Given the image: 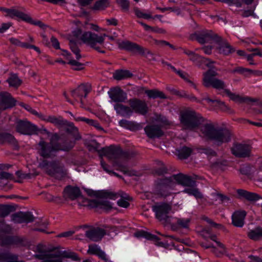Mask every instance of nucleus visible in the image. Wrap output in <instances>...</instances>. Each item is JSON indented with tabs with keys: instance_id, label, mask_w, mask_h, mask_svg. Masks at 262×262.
I'll return each instance as SVG.
<instances>
[{
	"instance_id": "nucleus-16",
	"label": "nucleus",
	"mask_w": 262,
	"mask_h": 262,
	"mask_svg": "<svg viewBox=\"0 0 262 262\" xmlns=\"http://www.w3.org/2000/svg\"><path fill=\"white\" fill-rule=\"evenodd\" d=\"M129 106L133 113L139 115H145L148 112V107L145 101L137 98L130 99L128 100Z\"/></svg>"
},
{
	"instance_id": "nucleus-63",
	"label": "nucleus",
	"mask_w": 262,
	"mask_h": 262,
	"mask_svg": "<svg viewBox=\"0 0 262 262\" xmlns=\"http://www.w3.org/2000/svg\"><path fill=\"white\" fill-rule=\"evenodd\" d=\"M11 26L10 23H3L0 26V33H3L7 30Z\"/></svg>"
},
{
	"instance_id": "nucleus-17",
	"label": "nucleus",
	"mask_w": 262,
	"mask_h": 262,
	"mask_svg": "<svg viewBox=\"0 0 262 262\" xmlns=\"http://www.w3.org/2000/svg\"><path fill=\"white\" fill-rule=\"evenodd\" d=\"M91 91V85L89 83L82 84L71 92L72 96L76 101H80L83 104V98H85Z\"/></svg>"
},
{
	"instance_id": "nucleus-21",
	"label": "nucleus",
	"mask_w": 262,
	"mask_h": 262,
	"mask_svg": "<svg viewBox=\"0 0 262 262\" xmlns=\"http://www.w3.org/2000/svg\"><path fill=\"white\" fill-rule=\"evenodd\" d=\"M172 180L177 182L178 184L187 187L195 186V181L193 180L190 177L182 174H174L171 177Z\"/></svg>"
},
{
	"instance_id": "nucleus-10",
	"label": "nucleus",
	"mask_w": 262,
	"mask_h": 262,
	"mask_svg": "<svg viewBox=\"0 0 262 262\" xmlns=\"http://www.w3.org/2000/svg\"><path fill=\"white\" fill-rule=\"evenodd\" d=\"M152 209L155 212L156 217L160 221L168 222V214L172 209L170 204L166 203L157 204L152 207Z\"/></svg>"
},
{
	"instance_id": "nucleus-56",
	"label": "nucleus",
	"mask_w": 262,
	"mask_h": 262,
	"mask_svg": "<svg viewBox=\"0 0 262 262\" xmlns=\"http://www.w3.org/2000/svg\"><path fill=\"white\" fill-rule=\"evenodd\" d=\"M68 63L73 67V69L74 70L80 71L84 69L83 64L78 62L75 60H71L69 61Z\"/></svg>"
},
{
	"instance_id": "nucleus-51",
	"label": "nucleus",
	"mask_w": 262,
	"mask_h": 262,
	"mask_svg": "<svg viewBox=\"0 0 262 262\" xmlns=\"http://www.w3.org/2000/svg\"><path fill=\"white\" fill-rule=\"evenodd\" d=\"M69 46L72 51L75 54L76 58L79 60L81 57V56L80 54V50L77 44L74 41L71 40L69 43Z\"/></svg>"
},
{
	"instance_id": "nucleus-48",
	"label": "nucleus",
	"mask_w": 262,
	"mask_h": 262,
	"mask_svg": "<svg viewBox=\"0 0 262 262\" xmlns=\"http://www.w3.org/2000/svg\"><path fill=\"white\" fill-rule=\"evenodd\" d=\"M110 2L108 0H98L96 2L94 6V10H103L108 7Z\"/></svg>"
},
{
	"instance_id": "nucleus-4",
	"label": "nucleus",
	"mask_w": 262,
	"mask_h": 262,
	"mask_svg": "<svg viewBox=\"0 0 262 262\" xmlns=\"http://www.w3.org/2000/svg\"><path fill=\"white\" fill-rule=\"evenodd\" d=\"M73 34L75 37L80 38L83 42L97 51L102 53H105L103 45L104 38L102 36H98L97 34L89 31L82 34L81 30L78 28L73 32Z\"/></svg>"
},
{
	"instance_id": "nucleus-55",
	"label": "nucleus",
	"mask_w": 262,
	"mask_h": 262,
	"mask_svg": "<svg viewBox=\"0 0 262 262\" xmlns=\"http://www.w3.org/2000/svg\"><path fill=\"white\" fill-rule=\"evenodd\" d=\"M117 4L124 11H128L130 3L128 0H116Z\"/></svg>"
},
{
	"instance_id": "nucleus-33",
	"label": "nucleus",
	"mask_w": 262,
	"mask_h": 262,
	"mask_svg": "<svg viewBox=\"0 0 262 262\" xmlns=\"http://www.w3.org/2000/svg\"><path fill=\"white\" fill-rule=\"evenodd\" d=\"M193 150L191 148L184 146L176 149V154L181 160L187 159L192 154Z\"/></svg>"
},
{
	"instance_id": "nucleus-52",
	"label": "nucleus",
	"mask_w": 262,
	"mask_h": 262,
	"mask_svg": "<svg viewBox=\"0 0 262 262\" xmlns=\"http://www.w3.org/2000/svg\"><path fill=\"white\" fill-rule=\"evenodd\" d=\"M134 12L136 16L138 18L149 19L152 17L150 14L144 13L139 8L137 7H135L134 8Z\"/></svg>"
},
{
	"instance_id": "nucleus-50",
	"label": "nucleus",
	"mask_w": 262,
	"mask_h": 262,
	"mask_svg": "<svg viewBox=\"0 0 262 262\" xmlns=\"http://www.w3.org/2000/svg\"><path fill=\"white\" fill-rule=\"evenodd\" d=\"M11 231L12 227L10 225L7 224L4 221H0V233L9 234Z\"/></svg>"
},
{
	"instance_id": "nucleus-11",
	"label": "nucleus",
	"mask_w": 262,
	"mask_h": 262,
	"mask_svg": "<svg viewBox=\"0 0 262 262\" xmlns=\"http://www.w3.org/2000/svg\"><path fill=\"white\" fill-rule=\"evenodd\" d=\"M219 35L211 30H203L201 32H195L191 35L192 39H195L200 43L204 44L210 41H213L214 43Z\"/></svg>"
},
{
	"instance_id": "nucleus-6",
	"label": "nucleus",
	"mask_w": 262,
	"mask_h": 262,
	"mask_svg": "<svg viewBox=\"0 0 262 262\" xmlns=\"http://www.w3.org/2000/svg\"><path fill=\"white\" fill-rule=\"evenodd\" d=\"M204 118L194 111H187L181 114L180 121L184 128L192 130L204 122Z\"/></svg>"
},
{
	"instance_id": "nucleus-37",
	"label": "nucleus",
	"mask_w": 262,
	"mask_h": 262,
	"mask_svg": "<svg viewBox=\"0 0 262 262\" xmlns=\"http://www.w3.org/2000/svg\"><path fill=\"white\" fill-rule=\"evenodd\" d=\"M230 72L232 74L238 73L239 74L244 75L245 76H248L249 75L252 74H258V73H259L260 72L257 71H253L249 69L245 68L242 67H237L231 70Z\"/></svg>"
},
{
	"instance_id": "nucleus-20",
	"label": "nucleus",
	"mask_w": 262,
	"mask_h": 262,
	"mask_svg": "<svg viewBox=\"0 0 262 262\" xmlns=\"http://www.w3.org/2000/svg\"><path fill=\"white\" fill-rule=\"evenodd\" d=\"M106 234V232L103 229L97 227L94 228L85 232V236L90 240L94 242H98L101 240Z\"/></svg>"
},
{
	"instance_id": "nucleus-54",
	"label": "nucleus",
	"mask_w": 262,
	"mask_h": 262,
	"mask_svg": "<svg viewBox=\"0 0 262 262\" xmlns=\"http://www.w3.org/2000/svg\"><path fill=\"white\" fill-rule=\"evenodd\" d=\"M155 43L160 47H163L164 46H168L170 49L172 50H175L177 49L178 48L172 45V44H170L169 42L164 40H157V39H154Z\"/></svg>"
},
{
	"instance_id": "nucleus-26",
	"label": "nucleus",
	"mask_w": 262,
	"mask_h": 262,
	"mask_svg": "<svg viewBox=\"0 0 262 262\" xmlns=\"http://www.w3.org/2000/svg\"><path fill=\"white\" fill-rule=\"evenodd\" d=\"M89 206L93 208H99L106 211L112 209V204L106 200H92L89 201Z\"/></svg>"
},
{
	"instance_id": "nucleus-49",
	"label": "nucleus",
	"mask_w": 262,
	"mask_h": 262,
	"mask_svg": "<svg viewBox=\"0 0 262 262\" xmlns=\"http://www.w3.org/2000/svg\"><path fill=\"white\" fill-rule=\"evenodd\" d=\"M176 225L181 228H187L189 226L190 219L189 218H176Z\"/></svg>"
},
{
	"instance_id": "nucleus-13",
	"label": "nucleus",
	"mask_w": 262,
	"mask_h": 262,
	"mask_svg": "<svg viewBox=\"0 0 262 262\" xmlns=\"http://www.w3.org/2000/svg\"><path fill=\"white\" fill-rule=\"evenodd\" d=\"M101 196L103 198H109L115 200L118 197L121 199L118 201V205L121 207L127 208L129 206V203L126 201L129 200L130 197L123 191H119L118 193H113L107 191H103L101 192Z\"/></svg>"
},
{
	"instance_id": "nucleus-27",
	"label": "nucleus",
	"mask_w": 262,
	"mask_h": 262,
	"mask_svg": "<svg viewBox=\"0 0 262 262\" xmlns=\"http://www.w3.org/2000/svg\"><path fill=\"white\" fill-rule=\"evenodd\" d=\"M246 215L245 211H235L232 215V223L237 227H242L244 225V220Z\"/></svg>"
},
{
	"instance_id": "nucleus-57",
	"label": "nucleus",
	"mask_w": 262,
	"mask_h": 262,
	"mask_svg": "<svg viewBox=\"0 0 262 262\" xmlns=\"http://www.w3.org/2000/svg\"><path fill=\"white\" fill-rule=\"evenodd\" d=\"M176 73L182 78L184 79V80H187L188 82H189L191 84V85L193 86V88L194 89H196L195 84L193 82H192L190 80H187V78L188 77V75L186 73L179 70L177 71Z\"/></svg>"
},
{
	"instance_id": "nucleus-5",
	"label": "nucleus",
	"mask_w": 262,
	"mask_h": 262,
	"mask_svg": "<svg viewBox=\"0 0 262 262\" xmlns=\"http://www.w3.org/2000/svg\"><path fill=\"white\" fill-rule=\"evenodd\" d=\"M38 167L48 175L57 180L62 179L68 173L64 165L57 160L49 161L42 160L39 163Z\"/></svg>"
},
{
	"instance_id": "nucleus-29",
	"label": "nucleus",
	"mask_w": 262,
	"mask_h": 262,
	"mask_svg": "<svg viewBox=\"0 0 262 262\" xmlns=\"http://www.w3.org/2000/svg\"><path fill=\"white\" fill-rule=\"evenodd\" d=\"M0 262H24L23 260H18L17 255L5 250H0Z\"/></svg>"
},
{
	"instance_id": "nucleus-62",
	"label": "nucleus",
	"mask_w": 262,
	"mask_h": 262,
	"mask_svg": "<svg viewBox=\"0 0 262 262\" xmlns=\"http://www.w3.org/2000/svg\"><path fill=\"white\" fill-rule=\"evenodd\" d=\"M239 171L242 174L249 175L250 174V167L248 166H245L241 167Z\"/></svg>"
},
{
	"instance_id": "nucleus-25",
	"label": "nucleus",
	"mask_w": 262,
	"mask_h": 262,
	"mask_svg": "<svg viewBox=\"0 0 262 262\" xmlns=\"http://www.w3.org/2000/svg\"><path fill=\"white\" fill-rule=\"evenodd\" d=\"M238 198L240 199H245L250 202H254L260 199V196L257 193L248 191L244 189H238L236 190Z\"/></svg>"
},
{
	"instance_id": "nucleus-30",
	"label": "nucleus",
	"mask_w": 262,
	"mask_h": 262,
	"mask_svg": "<svg viewBox=\"0 0 262 262\" xmlns=\"http://www.w3.org/2000/svg\"><path fill=\"white\" fill-rule=\"evenodd\" d=\"M114 107L116 113L122 116H130L133 114L130 106H127L121 103H116Z\"/></svg>"
},
{
	"instance_id": "nucleus-39",
	"label": "nucleus",
	"mask_w": 262,
	"mask_h": 262,
	"mask_svg": "<svg viewBox=\"0 0 262 262\" xmlns=\"http://www.w3.org/2000/svg\"><path fill=\"white\" fill-rule=\"evenodd\" d=\"M248 236L252 240L258 241L262 239V228L257 227L248 233Z\"/></svg>"
},
{
	"instance_id": "nucleus-22",
	"label": "nucleus",
	"mask_w": 262,
	"mask_h": 262,
	"mask_svg": "<svg viewBox=\"0 0 262 262\" xmlns=\"http://www.w3.org/2000/svg\"><path fill=\"white\" fill-rule=\"evenodd\" d=\"M87 253L90 255H97L99 258L104 261V262H111L107 258L105 253L101 249L100 247L98 245L95 244L89 245Z\"/></svg>"
},
{
	"instance_id": "nucleus-35",
	"label": "nucleus",
	"mask_w": 262,
	"mask_h": 262,
	"mask_svg": "<svg viewBox=\"0 0 262 262\" xmlns=\"http://www.w3.org/2000/svg\"><path fill=\"white\" fill-rule=\"evenodd\" d=\"M44 120L48 122L53 124L58 128H61L66 123V120L63 119L61 116L56 117L55 116H47Z\"/></svg>"
},
{
	"instance_id": "nucleus-59",
	"label": "nucleus",
	"mask_w": 262,
	"mask_h": 262,
	"mask_svg": "<svg viewBox=\"0 0 262 262\" xmlns=\"http://www.w3.org/2000/svg\"><path fill=\"white\" fill-rule=\"evenodd\" d=\"M100 164L103 170H105L106 172H107L108 173H112L113 174L117 177H119L118 174L110 170L109 169V166L107 164H106L102 160L101 161Z\"/></svg>"
},
{
	"instance_id": "nucleus-9",
	"label": "nucleus",
	"mask_w": 262,
	"mask_h": 262,
	"mask_svg": "<svg viewBox=\"0 0 262 262\" xmlns=\"http://www.w3.org/2000/svg\"><path fill=\"white\" fill-rule=\"evenodd\" d=\"M16 131L25 135L36 134L38 131L37 126L27 120H18L15 122Z\"/></svg>"
},
{
	"instance_id": "nucleus-46",
	"label": "nucleus",
	"mask_w": 262,
	"mask_h": 262,
	"mask_svg": "<svg viewBox=\"0 0 262 262\" xmlns=\"http://www.w3.org/2000/svg\"><path fill=\"white\" fill-rule=\"evenodd\" d=\"M217 246L220 248V250L217 249L214 246L212 248L211 251L216 256L220 257L226 253V248L225 245L221 242H218Z\"/></svg>"
},
{
	"instance_id": "nucleus-43",
	"label": "nucleus",
	"mask_w": 262,
	"mask_h": 262,
	"mask_svg": "<svg viewBox=\"0 0 262 262\" xmlns=\"http://www.w3.org/2000/svg\"><path fill=\"white\" fill-rule=\"evenodd\" d=\"M12 179L13 176L12 174L0 170V187L2 189L5 188L8 180Z\"/></svg>"
},
{
	"instance_id": "nucleus-38",
	"label": "nucleus",
	"mask_w": 262,
	"mask_h": 262,
	"mask_svg": "<svg viewBox=\"0 0 262 262\" xmlns=\"http://www.w3.org/2000/svg\"><path fill=\"white\" fill-rule=\"evenodd\" d=\"M0 143H9L15 145L16 143V141L14 136L11 134L7 133H0Z\"/></svg>"
},
{
	"instance_id": "nucleus-14",
	"label": "nucleus",
	"mask_w": 262,
	"mask_h": 262,
	"mask_svg": "<svg viewBox=\"0 0 262 262\" xmlns=\"http://www.w3.org/2000/svg\"><path fill=\"white\" fill-rule=\"evenodd\" d=\"M215 43L216 44L215 49L221 54L228 56L235 51V49L230 45L227 40L221 36H219Z\"/></svg>"
},
{
	"instance_id": "nucleus-53",
	"label": "nucleus",
	"mask_w": 262,
	"mask_h": 262,
	"mask_svg": "<svg viewBox=\"0 0 262 262\" xmlns=\"http://www.w3.org/2000/svg\"><path fill=\"white\" fill-rule=\"evenodd\" d=\"M27 242L25 238L17 236H13V245L25 246Z\"/></svg>"
},
{
	"instance_id": "nucleus-36",
	"label": "nucleus",
	"mask_w": 262,
	"mask_h": 262,
	"mask_svg": "<svg viewBox=\"0 0 262 262\" xmlns=\"http://www.w3.org/2000/svg\"><path fill=\"white\" fill-rule=\"evenodd\" d=\"M208 103L214 108V109H221L223 111H225L228 109L227 106L225 104L224 102H223L218 99H212L208 97L204 98Z\"/></svg>"
},
{
	"instance_id": "nucleus-31",
	"label": "nucleus",
	"mask_w": 262,
	"mask_h": 262,
	"mask_svg": "<svg viewBox=\"0 0 262 262\" xmlns=\"http://www.w3.org/2000/svg\"><path fill=\"white\" fill-rule=\"evenodd\" d=\"M135 236L137 237H144L148 240L154 241L159 246L163 245V243L159 242L160 238L155 235L152 234L144 230H140L135 233Z\"/></svg>"
},
{
	"instance_id": "nucleus-58",
	"label": "nucleus",
	"mask_w": 262,
	"mask_h": 262,
	"mask_svg": "<svg viewBox=\"0 0 262 262\" xmlns=\"http://www.w3.org/2000/svg\"><path fill=\"white\" fill-rule=\"evenodd\" d=\"M217 2H221L227 3L229 5H235L237 7H241L242 3L239 0H215Z\"/></svg>"
},
{
	"instance_id": "nucleus-42",
	"label": "nucleus",
	"mask_w": 262,
	"mask_h": 262,
	"mask_svg": "<svg viewBox=\"0 0 262 262\" xmlns=\"http://www.w3.org/2000/svg\"><path fill=\"white\" fill-rule=\"evenodd\" d=\"M146 94L148 96V97L150 98H161V99H165L166 97L165 95L161 91H160L157 89L149 90H146L145 91Z\"/></svg>"
},
{
	"instance_id": "nucleus-3",
	"label": "nucleus",
	"mask_w": 262,
	"mask_h": 262,
	"mask_svg": "<svg viewBox=\"0 0 262 262\" xmlns=\"http://www.w3.org/2000/svg\"><path fill=\"white\" fill-rule=\"evenodd\" d=\"M200 135L207 140L212 141L217 145L231 140V133L227 129L216 127L212 123H206L200 128Z\"/></svg>"
},
{
	"instance_id": "nucleus-45",
	"label": "nucleus",
	"mask_w": 262,
	"mask_h": 262,
	"mask_svg": "<svg viewBox=\"0 0 262 262\" xmlns=\"http://www.w3.org/2000/svg\"><path fill=\"white\" fill-rule=\"evenodd\" d=\"M183 191L189 195H193L196 199H202L203 197V194L195 186L188 187V188H185Z\"/></svg>"
},
{
	"instance_id": "nucleus-7",
	"label": "nucleus",
	"mask_w": 262,
	"mask_h": 262,
	"mask_svg": "<svg viewBox=\"0 0 262 262\" xmlns=\"http://www.w3.org/2000/svg\"><path fill=\"white\" fill-rule=\"evenodd\" d=\"M175 185L176 183L171 177L158 178L155 182L154 193L160 197L169 196L170 194L169 189Z\"/></svg>"
},
{
	"instance_id": "nucleus-24",
	"label": "nucleus",
	"mask_w": 262,
	"mask_h": 262,
	"mask_svg": "<svg viewBox=\"0 0 262 262\" xmlns=\"http://www.w3.org/2000/svg\"><path fill=\"white\" fill-rule=\"evenodd\" d=\"M109 95L111 99L117 103L125 102L127 98L126 93L119 88L112 89Z\"/></svg>"
},
{
	"instance_id": "nucleus-44",
	"label": "nucleus",
	"mask_w": 262,
	"mask_h": 262,
	"mask_svg": "<svg viewBox=\"0 0 262 262\" xmlns=\"http://www.w3.org/2000/svg\"><path fill=\"white\" fill-rule=\"evenodd\" d=\"M15 208L9 205H0V217H5L14 211Z\"/></svg>"
},
{
	"instance_id": "nucleus-23",
	"label": "nucleus",
	"mask_w": 262,
	"mask_h": 262,
	"mask_svg": "<svg viewBox=\"0 0 262 262\" xmlns=\"http://www.w3.org/2000/svg\"><path fill=\"white\" fill-rule=\"evenodd\" d=\"M2 10L6 13L7 16L12 18H17L26 22L30 20V16L28 14L18 10L7 8H3Z\"/></svg>"
},
{
	"instance_id": "nucleus-60",
	"label": "nucleus",
	"mask_w": 262,
	"mask_h": 262,
	"mask_svg": "<svg viewBox=\"0 0 262 262\" xmlns=\"http://www.w3.org/2000/svg\"><path fill=\"white\" fill-rule=\"evenodd\" d=\"M167 172V169L164 166L156 169L155 171V174L158 176H163Z\"/></svg>"
},
{
	"instance_id": "nucleus-12",
	"label": "nucleus",
	"mask_w": 262,
	"mask_h": 262,
	"mask_svg": "<svg viewBox=\"0 0 262 262\" xmlns=\"http://www.w3.org/2000/svg\"><path fill=\"white\" fill-rule=\"evenodd\" d=\"M102 152L110 160L113 161L117 166L121 167L117 162V160L121 159L123 156V151L120 147L111 145L102 148Z\"/></svg>"
},
{
	"instance_id": "nucleus-40",
	"label": "nucleus",
	"mask_w": 262,
	"mask_h": 262,
	"mask_svg": "<svg viewBox=\"0 0 262 262\" xmlns=\"http://www.w3.org/2000/svg\"><path fill=\"white\" fill-rule=\"evenodd\" d=\"M74 120L76 121H82L86 124L95 127L99 130H102V127L100 125L99 123L96 120L88 119L82 117H75Z\"/></svg>"
},
{
	"instance_id": "nucleus-15",
	"label": "nucleus",
	"mask_w": 262,
	"mask_h": 262,
	"mask_svg": "<svg viewBox=\"0 0 262 262\" xmlns=\"http://www.w3.org/2000/svg\"><path fill=\"white\" fill-rule=\"evenodd\" d=\"M251 146L247 144L235 143L231 148L232 154L238 158H247L251 155Z\"/></svg>"
},
{
	"instance_id": "nucleus-8",
	"label": "nucleus",
	"mask_w": 262,
	"mask_h": 262,
	"mask_svg": "<svg viewBox=\"0 0 262 262\" xmlns=\"http://www.w3.org/2000/svg\"><path fill=\"white\" fill-rule=\"evenodd\" d=\"M120 49L127 51L134 54H138L141 56H146L147 54H151L149 50L144 48L137 43L128 40H124L120 42L118 45Z\"/></svg>"
},
{
	"instance_id": "nucleus-2",
	"label": "nucleus",
	"mask_w": 262,
	"mask_h": 262,
	"mask_svg": "<svg viewBox=\"0 0 262 262\" xmlns=\"http://www.w3.org/2000/svg\"><path fill=\"white\" fill-rule=\"evenodd\" d=\"M217 73L215 71L210 69L203 74V84L206 88L212 87L216 90H223L224 92L231 100L236 102L242 103L246 101L255 102L256 100L250 97H242L238 94L232 93L230 90L226 89L225 82L221 79L215 78Z\"/></svg>"
},
{
	"instance_id": "nucleus-28",
	"label": "nucleus",
	"mask_w": 262,
	"mask_h": 262,
	"mask_svg": "<svg viewBox=\"0 0 262 262\" xmlns=\"http://www.w3.org/2000/svg\"><path fill=\"white\" fill-rule=\"evenodd\" d=\"M0 103L4 108L12 107L15 105V100L11 97L10 94L7 92L0 93Z\"/></svg>"
},
{
	"instance_id": "nucleus-18",
	"label": "nucleus",
	"mask_w": 262,
	"mask_h": 262,
	"mask_svg": "<svg viewBox=\"0 0 262 262\" xmlns=\"http://www.w3.org/2000/svg\"><path fill=\"white\" fill-rule=\"evenodd\" d=\"M11 220L16 223H29L34 221V217L30 212H18L11 216Z\"/></svg>"
},
{
	"instance_id": "nucleus-34",
	"label": "nucleus",
	"mask_w": 262,
	"mask_h": 262,
	"mask_svg": "<svg viewBox=\"0 0 262 262\" xmlns=\"http://www.w3.org/2000/svg\"><path fill=\"white\" fill-rule=\"evenodd\" d=\"M68 196L72 200L78 198L81 195V191L79 187L68 186L64 189Z\"/></svg>"
},
{
	"instance_id": "nucleus-1",
	"label": "nucleus",
	"mask_w": 262,
	"mask_h": 262,
	"mask_svg": "<svg viewBox=\"0 0 262 262\" xmlns=\"http://www.w3.org/2000/svg\"><path fill=\"white\" fill-rule=\"evenodd\" d=\"M59 140V137L57 134L52 136L50 142L41 140L38 144V154L45 159L52 158L59 151H69L74 146V143L73 142L65 140L62 142H58Z\"/></svg>"
},
{
	"instance_id": "nucleus-32",
	"label": "nucleus",
	"mask_w": 262,
	"mask_h": 262,
	"mask_svg": "<svg viewBox=\"0 0 262 262\" xmlns=\"http://www.w3.org/2000/svg\"><path fill=\"white\" fill-rule=\"evenodd\" d=\"M62 127L65 128L67 133L71 134L75 140H79L81 138L78 128L74 125L73 122H69L66 120V123H65V124Z\"/></svg>"
},
{
	"instance_id": "nucleus-64",
	"label": "nucleus",
	"mask_w": 262,
	"mask_h": 262,
	"mask_svg": "<svg viewBox=\"0 0 262 262\" xmlns=\"http://www.w3.org/2000/svg\"><path fill=\"white\" fill-rule=\"evenodd\" d=\"M106 22L107 23V25L108 26H116L118 25V20L115 18L106 19Z\"/></svg>"
},
{
	"instance_id": "nucleus-47",
	"label": "nucleus",
	"mask_w": 262,
	"mask_h": 262,
	"mask_svg": "<svg viewBox=\"0 0 262 262\" xmlns=\"http://www.w3.org/2000/svg\"><path fill=\"white\" fill-rule=\"evenodd\" d=\"M10 86L17 88L21 83V80L18 78L16 74H12L10 77L7 80Z\"/></svg>"
},
{
	"instance_id": "nucleus-19",
	"label": "nucleus",
	"mask_w": 262,
	"mask_h": 262,
	"mask_svg": "<svg viewBox=\"0 0 262 262\" xmlns=\"http://www.w3.org/2000/svg\"><path fill=\"white\" fill-rule=\"evenodd\" d=\"M144 131L150 139L159 138L164 135L161 126L156 124L147 125L144 128Z\"/></svg>"
},
{
	"instance_id": "nucleus-61",
	"label": "nucleus",
	"mask_w": 262,
	"mask_h": 262,
	"mask_svg": "<svg viewBox=\"0 0 262 262\" xmlns=\"http://www.w3.org/2000/svg\"><path fill=\"white\" fill-rule=\"evenodd\" d=\"M13 236H7L2 239V243L5 245H13Z\"/></svg>"
},
{
	"instance_id": "nucleus-41",
	"label": "nucleus",
	"mask_w": 262,
	"mask_h": 262,
	"mask_svg": "<svg viewBox=\"0 0 262 262\" xmlns=\"http://www.w3.org/2000/svg\"><path fill=\"white\" fill-rule=\"evenodd\" d=\"M133 74L128 70H117L114 74L113 77L116 80H122L131 77Z\"/></svg>"
}]
</instances>
